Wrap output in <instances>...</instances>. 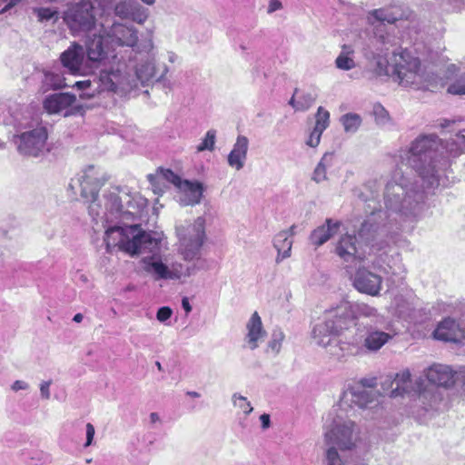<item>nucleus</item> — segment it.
<instances>
[{"label":"nucleus","instance_id":"nucleus-1","mask_svg":"<svg viewBox=\"0 0 465 465\" xmlns=\"http://www.w3.org/2000/svg\"><path fill=\"white\" fill-rule=\"evenodd\" d=\"M465 153V129L445 143L436 134H421L401 154L402 163L412 168L429 189L445 186L446 172L452 158Z\"/></svg>","mask_w":465,"mask_h":465},{"label":"nucleus","instance_id":"nucleus-2","mask_svg":"<svg viewBox=\"0 0 465 465\" xmlns=\"http://www.w3.org/2000/svg\"><path fill=\"white\" fill-rule=\"evenodd\" d=\"M424 203V192L401 170H396L387 182L384 191L386 210H371V215L361 223L359 236L364 238L387 223H399L420 215Z\"/></svg>","mask_w":465,"mask_h":465},{"label":"nucleus","instance_id":"nucleus-3","mask_svg":"<svg viewBox=\"0 0 465 465\" xmlns=\"http://www.w3.org/2000/svg\"><path fill=\"white\" fill-rule=\"evenodd\" d=\"M117 46H129L136 53L153 49L152 31H100L86 42L87 63L98 67L105 64L110 57L116 58Z\"/></svg>","mask_w":465,"mask_h":465},{"label":"nucleus","instance_id":"nucleus-4","mask_svg":"<svg viewBox=\"0 0 465 465\" xmlns=\"http://www.w3.org/2000/svg\"><path fill=\"white\" fill-rule=\"evenodd\" d=\"M77 182L81 187V196L89 203L88 212L94 220L101 218L109 222L130 213L122 211L121 200L115 193L104 194V206L102 205L98 193L104 184L105 178L94 165L86 167L77 178Z\"/></svg>","mask_w":465,"mask_h":465},{"label":"nucleus","instance_id":"nucleus-5","mask_svg":"<svg viewBox=\"0 0 465 465\" xmlns=\"http://www.w3.org/2000/svg\"><path fill=\"white\" fill-rule=\"evenodd\" d=\"M393 50L391 57V77L402 86L424 88L432 81V77L421 67L418 57L407 49L400 52Z\"/></svg>","mask_w":465,"mask_h":465},{"label":"nucleus","instance_id":"nucleus-6","mask_svg":"<svg viewBox=\"0 0 465 465\" xmlns=\"http://www.w3.org/2000/svg\"><path fill=\"white\" fill-rule=\"evenodd\" d=\"M359 432L356 423L351 420L334 422L324 433L325 443L329 446L326 451L327 465H344L335 447L351 450L355 446Z\"/></svg>","mask_w":465,"mask_h":465},{"label":"nucleus","instance_id":"nucleus-7","mask_svg":"<svg viewBox=\"0 0 465 465\" xmlns=\"http://www.w3.org/2000/svg\"><path fill=\"white\" fill-rule=\"evenodd\" d=\"M176 233L179 238V253L184 261L199 260L201 250L206 239L204 220L197 218L187 226H178Z\"/></svg>","mask_w":465,"mask_h":465},{"label":"nucleus","instance_id":"nucleus-8","mask_svg":"<svg viewBox=\"0 0 465 465\" xmlns=\"http://www.w3.org/2000/svg\"><path fill=\"white\" fill-rule=\"evenodd\" d=\"M96 84L94 91L97 93H127L137 87L134 78L131 77L125 71L124 63L118 62L116 67L102 69L98 77L94 79Z\"/></svg>","mask_w":465,"mask_h":465},{"label":"nucleus","instance_id":"nucleus-9","mask_svg":"<svg viewBox=\"0 0 465 465\" xmlns=\"http://www.w3.org/2000/svg\"><path fill=\"white\" fill-rule=\"evenodd\" d=\"M344 339L340 342L341 350H346L348 353L354 354L361 350L367 352H377L392 339V335L371 326L367 329L363 340L357 334L351 337L345 335Z\"/></svg>","mask_w":465,"mask_h":465},{"label":"nucleus","instance_id":"nucleus-10","mask_svg":"<svg viewBox=\"0 0 465 465\" xmlns=\"http://www.w3.org/2000/svg\"><path fill=\"white\" fill-rule=\"evenodd\" d=\"M371 33L368 47L371 53H378L374 71L377 75L391 77V59L387 60L381 57V54L388 51L390 47L397 45L400 43V38L395 35L394 31H372Z\"/></svg>","mask_w":465,"mask_h":465},{"label":"nucleus","instance_id":"nucleus-11","mask_svg":"<svg viewBox=\"0 0 465 465\" xmlns=\"http://www.w3.org/2000/svg\"><path fill=\"white\" fill-rule=\"evenodd\" d=\"M94 7L90 1L82 0L69 4L63 19L69 29H94L95 25Z\"/></svg>","mask_w":465,"mask_h":465},{"label":"nucleus","instance_id":"nucleus-12","mask_svg":"<svg viewBox=\"0 0 465 465\" xmlns=\"http://www.w3.org/2000/svg\"><path fill=\"white\" fill-rule=\"evenodd\" d=\"M412 12L402 4H391L388 6L371 10L367 15V22L371 26L394 25L401 20H408Z\"/></svg>","mask_w":465,"mask_h":465},{"label":"nucleus","instance_id":"nucleus-13","mask_svg":"<svg viewBox=\"0 0 465 465\" xmlns=\"http://www.w3.org/2000/svg\"><path fill=\"white\" fill-rule=\"evenodd\" d=\"M46 129L43 126L22 133L18 136V151L25 155L38 156L45 149Z\"/></svg>","mask_w":465,"mask_h":465},{"label":"nucleus","instance_id":"nucleus-14","mask_svg":"<svg viewBox=\"0 0 465 465\" xmlns=\"http://www.w3.org/2000/svg\"><path fill=\"white\" fill-rule=\"evenodd\" d=\"M159 251L160 241L136 225L133 242L128 243L126 252L132 256L145 253H148L147 256H156L159 255Z\"/></svg>","mask_w":465,"mask_h":465},{"label":"nucleus","instance_id":"nucleus-15","mask_svg":"<svg viewBox=\"0 0 465 465\" xmlns=\"http://www.w3.org/2000/svg\"><path fill=\"white\" fill-rule=\"evenodd\" d=\"M325 316L339 335L357 325L351 312V303L348 301H342L336 307L326 311Z\"/></svg>","mask_w":465,"mask_h":465},{"label":"nucleus","instance_id":"nucleus-16","mask_svg":"<svg viewBox=\"0 0 465 465\" xmlns=\"http://www.w3.org/2000/svg\"><path fill=\"white\" fill-rule=\"evenodd\" d=\"M379 392L376 390L364 391L360 386H349L344 391L341 405L357 406L364 410L378 404Z\"/></svg>","mask_w":465,"mask_h":465},{"label":"nucleus","instance_id":"nucleus-17","mask_svg":"<svg viewBox=\"0 0 465 465\" xmlns=\"http://www.w3.org/2000/svg\"><path fill=\"white\" fill-rule=\"evenodd\" d=\"M352 284L361 293L377 296L381 290L382 278L365 267H360L354 273Z\"/></svg>","mask_w":465,"mask_h":465},{"label":"nucleus","instance_id":"nucleus-18","mask_svg":"<svg viewBox=\"0 0 465 465\" xmlns=\"http://www.w3.org/2000/svg\"><path fill=\"white\" fill-rule=\"evenodd\" d=\"M387 381L391 383L390 397L391 398L411 394V392L420 393L423 389L421 379L416 380L415 384H413L409 370H403L397 373L393 380L388 379Z\"/></svg>","mask_w":465,"mask_h":465},{"label":"nucleus","instance_id":"nucleus-19","mask_svg":"<svg viewBox=\"0 0 465 465\" xmlns=\"http://www.w3.org/2000/svg\"><path fill=\"white\" fill-rule=\"evenodd\" d=\"M136 225L130 226H112L108 227L105 231L104 242L106 249L111 252L112 248L118 247L120 250L126 252L128 243L133 242Z\"/></svg>","mask_w":465,"mask_h":465},{"label":"nucleus","instance_id":"nucleus-20","mask_svg":"<svg viewBox=\"0 0 465 465\" xmlns=\"http://www.w3.org/2000/svg\"><path fill=\"white\" fill-rule=\"evenodd\" d=\"M335 253L343 262L363 261L365 255L361 252L360 242L355 235L344 234L336 243Z\"/></svg>","mask_w":465,"mask_h":465},{"label":"nucleus","instance_id":"nucleus-21","mask_svg":"<svg viewBox=\"0 0 465 465\" xmlns=\"http://www.w3.org/2000/svg\"><path fill=\"white\" fill-rule=\"evenodd\" d=\"M436 340L455 343L464 342V328L455 320L446 318L441 321L433 332Z\"/></svg>","mask_w":465,"mask_h":465},{"label":"nucleus","instance_id":"nucleus-22","mask_svg":"<svg viewBox=\"0 0 465 465\" xmlns=\"http://www.w3.org/2000/svg\"><path fill=\"white\" fill-rule=\"evenodd\" d=\"M114 13L121 20L138 25H143L148 17V9L133 1L117 4Z\"/></svg>","mask_w":465,"mask_h":465},{"label":"nucleus","instance_id":"nucleus-23","mask_svg":"<svg viewBox=\"0 0 465 465\" xmlns=\"http://www.w3.org/2000/svg\"><path fill=\"white\" fill-rule=\"evenodd\" d=\"M455 373L456 371H453L450 366L443 364H433L425 371V375L431 384L445 388L455 383Z\"/></svg>","mask_w":465,"mask_h":465},{"label":"nucleus","instance_id":"nucleus-24","mask_svg":"<svg viewBox=\"0 0 465 465\" xmlns=\"http://www.w3.org/2000/svg\"><path fill=\"white\" fill-rule=\"evenodd\" d=\"M247 333L244 341L250 350H255L259 347V342L262 341L266 336V331L263 329L262 319L257 312H254L246 323Z\"/></svg>","mask_w":465,"mask_h":465},{"label":"nucleus","instance_id":"nucleus-25","mask_svg":"<svg viewBox=\"0 0 465 465\" xmlns=\"http://www.w3.org/2000/svg\"><path fill=\"white\" fill-rule=\"evenodd\" d=\"M61 62L72 74H79L84 59V51L82 45L74 43L61 54Z\"/></svg>","mask_w":465,"mask_h":465},{"label":"nucleus","instance_id":"nucleus-26","mask_svg":"<svg viewBox=\"0 0 465 465\" xmlns=\"http://www.w3.org/2000/svg\"><path fill=\"white\" fill-rule=\"evenodd\" d=\"M248 148V138L244 135H239L227 158L229 166L237 171L242 170L247 159Z\"/></svg>","mask_w":465,"mask_h":465},{"label":"nucleus","instance_id":"nucleus-27","mask_svg":"<svg viewBox=\"0 0 465 465\" xmlns=\"http://www.w3.org/2000/svg\"><path fill=\"white\" fill-rule=\"evenodd\" d=\"M337 335L339 334L334 331L331 322L325 315L324 320L317 323L312 331V340L317 345L322 347L330 346Z\"/></svg>","mask_w":465,"mask_h":465},{"label":"nucleus","instance_id":"nucleus-28","mask_svg":"<svg viewBox=\"0 0 465 465\" xmlns=\"http://www.w3.org/2000/svg\"><path fill=\"white\" fill-rule=\"evenodd\" d=\"M341 226L340 222L332 219H326L325 223L314 229L310 235V242L312 245L319 247L328 242L335 235Z\"/></svg>","mask_w":465,"mask_h":465},{"label":"nucleus","instance_id":"nucleus-29","mask_svg":"<svg viewBox=\"0 0 465 465\" xmlns=\"http://www.w3.org/2000/svg\"><path fill=\"white\" fill-rule=\"evenodd\" d=\"M381 183L377 180L368 181L362 188L355 190L356 196L362 202L367 203L366 213H369V216L371 215V210L374 207V211H379L376 207V199L379 196V190Z\"/></svg>","mask_w":465,"mask_h":465},{"label":"nucleus","instance_id":"nucleus-30","mask_svg":"<svg viewBox=\"0 0 465 465\" xmlns=\"http://www.w3.org/2000/svg\"><path fill=\"white\" fill-rule=\"evenodd\" d=\"M75 100V95L69 93L54 94L45 99L44 108L49 114H58L73 105Z\"/></svg>","mask_w":465,"mask_h":465},{"label":"nucleus","instance_id":"nucleus-31","mask_svg":"<svg viewBox=\"0 0 465 465\" xmlns=\"http://www.w3.org/2000/svg\"><path fill=\"white\" fill-rule=\"evenodd\" d=\"M178 189L181 191L180 203L182 205H195L200 203L203 191L200 183L183 180Z\"/></svg>","mask_w":465,"mask_h":465},{"label":"nucleus","instance_id":"nucleus-32","mask_svg":"<svg viewBox=\"0 0 465 465\" xmlns=\"http://www.w3.org/2000/svg\"><path fill=\"white\" fill-rule=\"evenodd\" d=\"M143 269L154 280H168V266L162 262L159 255L144 256L142 261Z\"/></svg>","mask_w":465,"mask_h":465},{"label":"nucleus","instance_id":"nucleus-33","mask_svg":"<svg viewBox=\"0 0 465 465\" xmlns=\"http://www.w3.org/2000/svg\"><path fill=\"white\" fill-rule=\"evenodd\" d=\"M166 73V67L159 74L154 63L153 61H147L137 66L135 71L136 79L134 80H139L143 84H145L153 80H160Z\"/></svg>","mask_w":465,"mask_h":465},{"label":"nucleus","instance_id":"nucleus-34","mask_svg":"<svg viewBox=\"0 0 465 465\" xmlns=\"http://www.w3.org/2000/svg\"><path fill=\"white\" fill-rule=\"evenodd\" d=\"M273 246L278 252L276 262H281L283 259L291 256L292 240L290 238L289 231H281L273 239Z\"/></svg>","mask_w":465,"mask_h":465},{"label":"nucleus","instance_id":"nucleus-35","mask_svg":"<svg viewBox=\"0 0 465 465\" xmlns=\"http://www.w3.org/2000/svg\"><path fill=\"white\" fill-rule=\"evenodd\" d=\"M148 181L153 187H157L164 182L173 184L177 188L183 183V180L175 174L170 169L159 168L155 173H151L147 176Z\"/></svg>","mask_w":465,"mask_h":465},{"label":"nucleus","instance_id":"nucleus-36","mask_svg":"<svg viewBox=\"0 0 465 465\" xmlns=\"http://www.w3.org/2000/svg\"><path fill=\"white\" fill-rule=\"evenodd\" d=\"M351 312L355 322L359 317L369 318L376 324L381 323L384 320L375 308L363 302L351 303Z\"/></svg>","mask_w":465,"mask_h":465},{"label":"nucleus","instance_id":"nucleus-37","mask_svg":"<svg viewBox=\"0 0 465 465\" xmlns=\"http://www.w3.org/2000/svg\"><path fill=\"white\" fill-rule=\"evenodd\" d=\"M199 269L200 268L195 263L185 266L182 263L174 262L170 267L168 266V280H180L182 278L190 277L194 275Z\"/></svg>","mask_w":465,"mask_h":465},{"label":"nucleus","instance_id":"nucleus-38","mask_svg":"<svg viewBox=\"0 0 465 465\" xmlns=\"http://www.w3.org/2000/svg\"><path fill=\"white\" fill-rule=\"evenodd\" d=\"M33 14L36 16L37 20L43 24L55 23L60 17V13L57 8L54 7H35Z\"/></svg>","mask_w":465,"mask_h":465},{"label":"nucleus","instance_id":"nucleus-39","mask_svg":"<svg viewBox=\"0 0 465 465\" xmlns=\"http://www.w3.org/2000/svg\"><path fill=\"white\" fill-rule=\"evenodd\" d=\"M353 50L349 45H342L341 52L335 60L337 68L341 70H351L355 67V62L352 58Z\"/></svg>","mask_w":465,"mask_h":465},{"label":"nucleus","instance_id":"nucleus-40","mask_svg":"<svg viewBox=\"0 0 465 465\" xmlns=\"http://www.w3.org/2000/svg\"><path fill=\"white\" fill-rule=\"evenodd\" d=\"M340 122L347 134H355L361 125L362 119L360 114L347 113L341 116Z\"/></svg>","mask_w":465,"mask_h":465},{"label":"nucleus","instance_id":"nucleus-41","mask_svg":"<svg viewBox=\"0 0 465 465\" xmlns=\"http://www.w3.org/2000/svg\"><path fill=\"white\" fill-rule=\"evenodd\" d=\"M44 85L47 86L48 89H61L69 86L65 83V78L60 74L46 72L43 80Z\"/></svg>","mask_w":465,"mask_h":465},{"label":"nucleus","instance_id":"nucleus-42","mask_svg":"<svg viewBox=\"0 0 465 465\" xmlns=\"http://www.w3.org/2000/svg\"><path fill=\"white\" fill-rule=\"evenodd\" d=\"M447 92L454 95L465 94V72L460 74L447 87Z\"/></svg>","mask_w":465,"mask_h":465},{"label":"nucleus","instance_id":"nucleus-43","mask_svg":"<svg viewBox=\"0 0 465 465\" xmlns=\"http://www.w3.org/2000/svg\"><path fill=\"white\" fill-rule=\"evenodd\" d=\"M299 99V111L304 112L309 110L317 99V94L315 92H302L298 95Z\"/></svg>","mask_w":465,"mask_h":465},{"label":"nucleus","instance_id":"nucleus-44","mask_svg":"<svg viewBox=\"0 0 465 465\" xmlns=\"http://www.w3.org/2000/svg\"><path fill=\"white\" fill-rule=\"evenodd\" d=\"M72 86L79 90L85 91L83 94H81L82 98H91L94 97L96 94H98L97 91L94 92V89L96 86V84H94V80L77 81L74 84H72Z\"/></svg>","mask_w":465,"mask_h":465},{"label":"nucleus","instance_id":"nucleus-45","mask_svg":"<svg viewBox=\"0 0 465 465\" xmlns=\"http://www.w3.org/2000/svg\"><path fill=\"white\" fill-rule=\"evenodd\" d=\"M331 154L325 153L321 159L320 163L317 164L312 174V180L314 182L321 183L327 179L326 163L328 158H331Z\"/></svg>","mask_w":465,"mask_h":465},{"label":"nucleus","instance_id":"nucleus-46","mask_svg":"<svg viewBox=\"0 0 465 465\" xmlns=\"http://www.w3.org/2000/svg\"><path fill=\"white\" fill-rule=\"evenodd\" d=\"M284 333L281 329L273 330L272 338L268 342V350H271L274 354H278L282 348V341L284 340Z\"/></svg>","mask_w":465,"mask_h":465},{"label":"nucleus","instance_id":"nucleus-47","mask_svg":"<svg viewBox=\"0 0 465 465\" xmlns=\"http://www.w3.org/2000/svg\"><path fill=\"white\" fill-rule=\"evenodd\" d=\"M216 141V131L213 129L209 130L205 137L202 140V142L197 146V152L203 151H213Z\"/></svg>","mask_w":465,"mask_h":465},{"label":"nucleus","instance_id":"nucleus-48","mask_svg":"<svg viewBox=\"0 0 465 465\" xmlns=\"http://www.w3.org/2000/svg\"><path fill=\"white\" fill-rule=\"evenodd\" d=\"M330 123V113L325 110L323 107L320 106L317 110L316 114V123L315 128L323 132L328 126Z\"/></svg>","mask_w":465,"mask_h":465},{"label":"nucleus","instance_id":"nucleus-49","mask_svg":"<svg viewBox=\"0 0 465 465\" xmlns=\"http://www.w3.org/2000/svg\"><path fill=\"white\" fill-rule=\"evenodd\" d=\"M232 401L233 404L239 409H241L243 411V413L249 414L252 411V407L250 401H248L245 397L237 395L235 393L232 396Z\"/></svg>","mask_w":465,"mask_h":465},{"label":"nucleus","instance_id":"nucleus-50","mask_svg":"<svg viewBox=\"0 0 465 465\" xmlns=\"http://www.w3.org/2000/svg\"><path fill=\"white\" fill-rule=\"evenodd\" d=\"M352 386H360L361 390L371 391L375 390L377 386V378L376 377H366L359 380Z\"/></svg>","mask_w":465,"mask_h":465},{"label":"nucleus","instance_id":"nucleus-51","mask_svg":"<svg viewBox=\"0 0 465 465\" xmlns=\"http://www.w3.org/2000/svg\"><path fill=\"white\" fill-rule=\"evenodd\" d=\"M322 133L323 132H322L314 127L306 141V144L308 146L313 147V148L318 146L320 143L321 136H322Z\"/></svg>","mask_w":465,"mask_h":465},{"label":"nucleus","instance_id":"nucleus-52","mask_svg":"<svg viewBox=\"0 0 465 465\" xmlns=\"http://www.w3.org/2000/svg\"><path fill=\"white\" fill-rule=\"evenodd\" d=\"M22 2L23 0H0V15L9 12Z\"/></svg>","mask_w":465,"mask_h":465},{"label":"nucleus","instance_id":"nucleus-53","mask_svg":"<svg viewBox=\"0 0 465 465\" xmlns=\"http://www.w3.org/2000/svg\"><path fill=\"white\" fill-rule=\"evenodd\" d=\"M373 114L377 122L381 124L385 123L388 119V113L381 104H377L373 107Z\"/></svg>","mask_w":465,"mask_h":465},{"label":"nucleus","instance_id":"nucleus-54","mask_svg":"<svg viewBox=\"0 0 465 465\" xmlns=\"http://www.w3.org/2000/svg\"><path fill=\"white\" fill-rule=\"evenodd\" d=\"M173 314V311L169 307H161L157 313H156V319L161 322H164L167 321Z\"/></svg>","mask_w":465,"mask_h":465},{"label":"nucleus","instance_id":"nucleus-55","mask_svg":"<svg viewBox=\"0 0 465 465\" xmlns=\"http://www.w3.org/2000/svg\"><path fill=\"white\" fill-rule=\"evenodd\" d=\"M52 384V381L49 380V381H42L40 383V393H41V397L42 399L44 400H49L50 397H51V394H50V386Z\"/></svg>","mask_w":465,"mask_h":465},{"label":"nucleus","instance_id":"nucleus-56","mask_svg":"<svg viewBox=\"0 0 465 465\" xmlns=\"http://www.w3.org/2000/svg\"><path fill=\"white\" fill-rule=\"evenodd\" d=\"M95 434L94 427L92 423L86 424V441L84 447H88L93 443V440Z\"/></svg>","mask_w":465,"mask_h":465},{"label":"nucleus","instance_id":"nucleus-57","mask_svg":"<svg viewBox=\"0 0 465 465\" xmlns=\"http://www.w3.org/2000/svg\"><path fill=\"white\" fill-rule=\"evenodd\" d=\"M29 389V384L25 381L17 380L11 385L13 391H26Z\"/></svg>","mask_w":465,"mask_h":465},{"label":"nucleus","instance_id":"nucleus-58","mask_svg":"<svg viewBox=\"0 0 465 465\" xmlns=\"http://www.w3.org/2000/svg\"><path fill=\"white\" fill-rule=\"evenodd\" d=\"M282 8V2L280 0H269L267 12L272 14Z\"/></svg>","mask_w":465,"mask_h":465},{"label":"nucleus","instance_id":"nucleus-59","mask_svg":"<svg viewBox=\"0 0 465 465\" xmlns=\"http://www.w3.org/2000/svg\"><path fill=\"white\" fill-rule=\"evenodd\" d=\"M298 94H299V89L295 88L294 93L288 103L295 111H299V107H298L299 99L297 96Z\"/></svg>","mask_w":465,"mask_h":465},{"label":"nucleus","instance_id":"nucleus-60","mask_svg":"<svg viewBox=\"0 0 465 465\" xmlns=\"http://www.w3.org/2000/svg\"><path fill=\"white\" fill-rule=\"evenodd\" d=\"M459 381L461 382L462 388L465 391V367L456 371L455 373V381Z\"/></svg>","mask_w":465,"mask_h":465},{"label":"nucleus","instance_id":"nucleus-61","mask_svg":"<svg viewBox=\"0 0 465 465\" xmlns=\"http://www.w3.org/2000/svg\"><path fill=\"white\" fill-rule=\"evenodd\" d=\"M262 427V429H268L270 427L271 421H270V415L263 413L260 417Z\"/></svg>","mask_w":465,"mask_h":465},{"label":"nucleus","instance_id":"nucleus-62","mask_svg":"<svg viewBox=\"0 0 465 465\" xmlns=\"http://www.w3.org/2000/svg\"><path fill=\"white\" fill-rule=\"evenodd\" d=\"M182 307L185 311L186 314L190 313L193 310L192 305L189 302L188 298L184 297L182 300Z\"/></svg>","mask_w":465,"mask_h":465},{"label":"nucleus","instance_id":"nucleus-63","mask_svg":"<svg viewBox=\"0 0 465 465\" xmlns=\"http://www.w3.org/2000/svg\"><path fill=\"white\" fill-rule=\"evenodd\" d=\"M151 422L154 423L160 420L159 415L156 412H152L150 414Z\"/></svg>","mask_w":465,"mask_h":465},{"label":"nucleus","instance_id":"nucleus-64","mask_svg":"<svg viewBox=\"0 0 465 465\" xmlns=\"http://www.w3.org/2000/svg\"><path fill=\"white\" fill-rule=\"evenodd\" d=\"M83 314L82 313H76L74 316V322H81L83 321Z\"/></svg>","mask_w":465,"mask_h":465}]
</instances>
